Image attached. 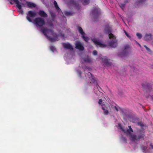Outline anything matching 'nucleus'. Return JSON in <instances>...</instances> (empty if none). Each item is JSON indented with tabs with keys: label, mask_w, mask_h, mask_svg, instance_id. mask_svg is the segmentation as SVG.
<instances>
[{
	"label": "nucleus",
	"mask_w": 153,
	"mask_h": 153,
	"mask_svg": "<svg viewBox=\"0 0 153 153\" xmlns=\"http://www.w3.org/2000/svg\"><path fill=\"white\" fill-rule=\"evenodd\" d=\"M142 87L147 92H150L152 90L151 85L149 83L145 82L142 84Z\"/></svg>",
	"instance_id": "6"
},
{
	"label": "nucleus",
	"mask_w": 153,
	"mask_h": 153,
	"mask_svg": "<svg viewBox=\"0 0 153 153\" xmlns=\"http://www.w3.org/2000/svg\"><path fill=\"white\" fill-rule=\"evenodd\" d=\"M19 12L20 13L22 14H23V11L22 10H21L19 11Z\"/></svg>",
	"instance_id": "37"
},
{
	"label": "nucleus",
	"mask_w": 153,
	"mask_h": 153,
	"mask_svg": "<svg viewBox=\"0 0 153 153\" xmlns=\"http://www.w3.org/2000/svg\"><path fill=\"white\" fill-rule=\"evenodd\" d=\"M93 53L94 55H96L97 54V51L96 50H94L93 52Z\"/></svg>",
	"instance_id": "32"
},
{
	"label": "nucleus",
	"mask_w": 153,
	"mask_h": 153,
	"mask_svg": "<svg viewBox=\"0 0 153 153\" xmlns=\"http://www.w3.org/2000/svg\"><path fill=\"white\" fill-rule=\"evenodd\" d=\"M62 37L64 36V34H62Z\"/></svg>",
	"instance_id": "40"
},
{
	"label": "nucleus",
	"mask_w": 153,
	"mask_h": 153,
	"mask_svg": "<svg viewBox=\"0 0 153 153\" xmlns=\"http://www.w3.org/2000/svg\"><path fill=\"white\" fill-rule=\"evenodd\" d=\"M99 12L97 9H93L92 12V14L93 18L94 19H97L99 18Z\"/></svg>",
	"instance_id": "11"
},
{
	"label": "nucleus",
	"mask_w": 153,
	"mask_h": 153,
	"mask_svg": "<svg viewBox=\"0 0 153 153\" xmlns=\"http://www.w3.org/2000/svg\"><path fill=\"white\" fill-rule=\"evenodd\" d=\"M65 15L67 16H72L73 15V13L72 12L68 11H65Z\"/></svg>",
	"instance_id": "23"
},
{
	"label": "nucleus",
	"mask_w": 153,
	"mask_h": 153,
	"mask_svg": "<svg viewBox=\"0 0 153 153\" xmlns=\"http://www.w3.org/2000/svg\"><path fill=\"white\" fill-rule=\"evenodd\" d=\"M146 0H139L137 1V4H140L145 1Z\"/></svg>",
	"instance_id": "29"
},
{
	"label": "nucleus",
	"mask_w": 153,
	"mask_h": 153,
	"mask_svg": "<svg viewBox=\"0 0 153 153\" xmlns=\"http://www.w3.org/2000/svg\"><path fill=\"white\" fill-rule=\"evenodd\" d=\"M27 7L29 8H33L36 7V5L33 3L30 2H27Z\"/></svg>",
	"instance_id": "18"
},
{
	"label": "nucleus",
	"mask_w": 153,
	"mask_h": 153,
	"mask_svg": "<svg viewBox=\"0 0 153 153\" xmlns=\"http://www.w3.org/2000/svg\"><path fill=\"white\" fill-rule=\"evenodd\" d=\"M94 42L96 45L100 46V47L102 48L105 47L106 46L104 44L101 43L100 42L97 40L94 39L93 40Z\"/></svg>",
	"instance_id": "17"
},
{
	"label": "nucleus",
	"mask_w": 153,
	"mask_h": 153,
	"mask_svg": "<svg viewBox=\"0 0 153 153\" xmlns=\"http://www.w3.org/2000/svg\"><path fill=\"white\" fill-rule=\"evenodd\" d=\"M77 29L80 33L82 35V37L84 40L86 42H88L89 39L88 37L85 36V34L81 27L78 26L77 27Z\"/></svg>",
	"instance_id": "5"
},
{
	"label": "nucleus",
	"mask_w": 153,
	"mask_h": 153,
	"mask_svg": "<svg viewBox=\"0 0 153 153\" xmlns=\"http://www.w3.org/2000/svg\"><path fill=\"white\" fill-rule=\"evenodd\" d=\"M129 48V46L126 45L124 47V50L123 52L122 53V56H126L127 55L128 53V52H126V51Z\"/></svg>",
	"instance_id": "19"
},
{
	"label": "nucleus",
	"mask_w": 153,
	"mask_h": 153,
	"mask_svg": "<svg viewBox=\"0 0 153 153\" xmlns=\"http://www.w3.org/2000/svg\"><path fill=\"white\" fill-rule=\"evenodd\" d=\"M152 35L151 34H146L144 37V39L146 41H149L152 39Z\"/></svg>",
	"instance_id": "16"
},
{
	"label": "nucleus",
	"mask_w": 153,
	"mask_h": 153,
	"mask_svg": "<svg viewBox=\"0 0 153 153\" xmlns=\"http://www.w3.org/2000/svg\"><path fill=\"white\" fill-rule=\"evenodd\" d=\"M105 31L106 33L109 34L108 36L110 39L111 38L113 39L109 43L110 46L112 47H116L117 46V42L114 36L112 33H111V28L108 26H106L105 29Z\"/></svg>",
	"instance_id": "2"
},
{
	"label": "nucleus",
	"mask_w": 153,
	"mask_h": 153,
	"mask_svg": "<svg viewBox=\"0 0 153 153\" xmlns=\"http://www.w3.org/2000/svg\"><path fill=\"white\" fill-rule=\"evenodd\" d=\"M129 136L130 137L131 140L134 141L136 139L137 136L136 135L131 134V135Z\"/></svg>",
	"instance_id": "21"
},
{
	"label": "nucleus",
	"mask_w": 153,
	"mask_h": 153,
	"mask_svg": "<svg viewBox=\"0 0 153 153\" xmlns=\"http://www.w3.org/2000/svg\"><path fill=\"white\" fill-rule=\"evenodd\" d=\"M151 98H152V100H153V95H152V96H151Z\"/></svg>",
	"instance_id": "42"
},
{
	"label": "nucleus",
	"mask_w": 153,
	"mask_h": 153,
	"mask_svg": "<svg viewBox=\"0 0 153 153\" xmlns=\"http://www.w3.org/2000/svg\"><path fill=\"white\" fill-rule=\"evenodd\" d=\"M102 99H101L99 100V101L98 102V104L100 105H101V106H102V105L103 104H102Z\"/></svg>",
	"instance_id": "30"
},
{
	"label": "nucleus",
	"mask_w": 153,
	"mask_h": 153,
	"mask_svg": "<svg viewBox=\"0 0 153 153\" xmlns=\"http://www.w3.org/2000/svg\"><path fill=\"white\" fill-rule=\"evenodd\" d=\"M150 146L151 147L152 149H153V145H152V144H150Z\"/></svg>",
	"instance_id": "39"
},
{
	"label": "nucleus",
	"mask_w": 153,
	"mask_h": 153,
	"mask_svg": "<svg viewBox=\"0 0 153 153\" xmlns=\"http://www.w3.org/2000/svg\"><path fill=\"white\" fill-rule=\"evenodd\" d=\"M38 14L42 18H46L48 17L47 14L43 10H39L38 12Z\"/></svg>",
	"instance_id": "15"
},
{
	"label": "nucleus",
	"mask_w": 153,
	"mask_h": 153,
	"mask_svg": "<svg viewBox=\"0 0 153 153\" xmlns=\"http://www.w3.org/2000/svg\"><path fill=\"white\" fill-rule=\"evenodd\" d=\"M83 5L88 4L89 3V0H79Z\"/></svg>",
	"instance_id": "20"
},
{
	"label": "nucleus",
	"mask_w": 153,
	"mask_h": 153,
	"mask_svg": "<svg viewBox=\"0 0 153 153\" xmlns=\"http://www.w3.org/2000/svg\"><path fill=\"white\" fill-rule=\"evenodd\" d=\"M128 2V1H125V4H121L120 5V7L123 9V8L125 7V4L126 3H127Z\"/></svg>",
	"instance_id": "25"
},
{
	"label": "nucleus",
	"mask_w": 153,
	"mask_h": 153,
	"mask_svg": "<svg viewBox=\"0 0 153 153\" xmlns=\"http://www.w3.org/2000/svg\"><path fill=\"white\" fill-rule=\"evenodd\" d=\"M139 45L140 47H141V45L140 44H139Z\"/></svg>",
	"instance_id": "44"
},
{
	"label": "nucleus",
	"mask_w": 153,
	"mask_h": 153,
	"mask_svg": "<svg viewBox=\"0 0 153 153\" xmlns=\"http://www.w3.org/2000/svg\"><path fill=\"white\" fill-rule=\"evenodd\" d=\"M79 73V74L80 76H81V71H78Z\"/></svg>",
	"instance_id": "38"
},
{
	"label": "nucleus",
	"mask_w": 153,
	"mask_h": 153,
	"mask_svg": "<svg viewBox=\"0 0 153 153\" xmlns=\"http://www.w3.org/2000/svg\"><path fill=\"white\" fill-rule=\"evenodd\" d=\"M36 15V13L33 12L31 10L29 11L28 12V14L26 17L27 20L30 22H32L31 19L30 17H34Z\"/></svg>",
	"instance_id": "9"
},
{
	"label": "nucleus",
	"mask_w": 153,
	"mask_h": 153,
	"mask_svg": "<svg viewBox=\"0 0 153 153\" xmlns=\"http://www.w3.org/2000/svg\"><path fill=\"white\" fill-rule=\"evenodd\" d=\"M125 33L126 35L128 38H129L130 37V36L127 33V32L126 31H125Z\"/></svg>",
	"instance_id": "35"
},
{
	"label": "nucleus",
	"mask_w": 153,
	"mask_h": 153,
	"mask_svg": "<svg viewBox=\"0 0 153 153\" xmlns=\"http://www.w3.org/2000/svg\"><path fill=\"white\" fill-rule=\"evenodd\" d=\"M50 15L52 18L54 19L55 16V13L53 12H50Z\"/></svg>",
	"instance_id": "26"
},
{
	"label": "nucleus",
	"mask_w": 153,
	"mask_h": 153,
	"mask_svg": "<svg viewBox=\"0 0 153 153\" xmlns=\"http://www.w3.org/2000/svg\"><path fill=\"white\" fill-rule=\"evenodd\" d=\"M137 36L139 39H140L142 37V35L141 33H137L136 34Z\"/></svg>",
	"instance_id": "27"
},
{
	"label": "nucleus",
	"mask_w": 153,
	"mask_h": 153,
	"mask_svg": "<svg viewBox=\"0 0 153 153\" xmlns=\"http://www.w3.org/2000/svg\"><path fill=\"white\" fill-rule=\"evenodd\" d=\"M137 137H138V138H137L138 139H140L143 138V136L142 135H141V134H139V135H138Z\"/></svg>",
	"instance_id": "33"
},
{
	"label": "nucleus",
	"mask_w": 153,
	"mask_h": 153,
	"mask_svg": "<svg viewBox=\"0 0 153 153\" xmlns=\"http://www.w3.org/2000/svg\"><path fill=\"white\" fill-rule=\"evenodd\" d=\"M54 6L55 7L56 9L57 10L60 9L59 7H58L57 3L56 1H54L53 3Z\"/></svg>",
	"instance_id": "24"
},
{
	"label": "nucleus",
	"mask_w": 153,
	"mask_h": 153,
	"mask_svg": "<svg viewBox=\"0 0 153 153\" xmlns=\"http://www.w3.org/2000/svg\"><path fill=\"white\" fill-rule=\"evenodd\" d=\"M10 4H13V3L11 1H10Z\"/></svg>",
	"instance_id": "41"
},
{
	"label": "nucleus",
	"mask_w": 153,
	"mask_h": 153,
	"mask_svg": "<svg viewBox=\"0 0 153 153\" xmlns=\"http://www.w3.org/2000/svg\"><path fill=\"white\" fill-rule=\"evenodd\" d=\"M144 47L146 48V50L148 51H151V50L148 47H147V46H146V45H143Z\"/></svg>",
	"instance_id": "31"
},
{
	"label": "nucleus",
	"mask_w": 153,
	"mask_h": 153,
	"mask_svg": "<svg viewBox=\"0 0 153 153\" xmlns=\"http://www.w3.org/2000/svg\"><path fill=\"white\" fill-rule=\"evenodd\" d=\"M87 75L88 76V78L90 80V81H89V82L90 83H95L96 84H97V86H98V85L97 83V82L96 81L95 77L94 76L91 74V73L88 72V73L87 74H86L85 75L86 76H87Z\"/></svg>",
	"instance_id": "8"
},
{
	"label": "nucleus",
	"mask_w": 153,
	"mask_h": 153,
	"mask_svg": "<svg viewBox=\"0 0 153 153\" xmlns=\"http://www.w3.org/2000/svg\"><path fill=\"white\" fill-rule=\"evenodd\" d=\"M84 61L85 62H90L92 61L91 59L88 57L85 58Z\"/></svg>",
	"instance_id": "22"
},
{
	"label": "nucleus",
	"mask_w": 153,
	"mask_h": 153,
	"mask_svg": "<svg viewBox=\"0 0 153 153\" xmlns=\"http://www.w3.org/2000/svg\"><path fill=\"white\" fill-rule=\"evenodd\" d=\"M50 49L53 52L55 50V48L54 46H51Z\"/></svg>",
	"instance_id": "28"
},
{
	"label": "nucleus",
	"mask_w": 153,
	"mask_h": 153,
	"mask_svg": "<svg viewBox=\"0 0 153 153\" xmlns=\"http://www.w3.org/2000/svg\"><path fill=\"white\" fill-rule=\"evenodd\" d=\"M109 59H108L106 57H104L102 58V61L104 63L103 65L104 66H106L107 67H109L112 66V64L109 62Z\"/></svg>",
	"instance_id": "10"
},
{
	"label": "nucleus",
	"mask_w": 153,
	"mask_h": 153,
	"mask_svg": "<svg viewBox=\"0 0 153 153\" xmlns=\"http://www.w3.org/2000/svg\"><path fill=\"white\" fill-rule=\"evenodd\" d=\"M53 26V24H51V26Z\"/></svg>",
	"instance_id": "43"
},
{
	"label": "nucleus",
	"mask_w": 153,
	"mask_h": 153,
	"mask_svg": "<svg viewBox=\"0 0 153 153\" xmlns=\"http://www.w3.org/2000/svg\"><path fill=\"white\" fill-rule=\"evenodd\" d=\"M34 22L37 27H42L45 24L44 19L41 17L36 18L34 20Z\"/></svg>",
	"instance_id": "3"
},
{
	"label": "nucleus",
	"mask_w": 153,
	"mask_h": 153,
	"mask_svg": "<svg viewBox=\"0 0 153 153\" xmlns=\"http://www.w3.org/2000/svg\"><path fill=\"white\" fill-rule=\"evenodd\" d=\"M115 109L117 111H118V109L117 107H116V106H114V107Z\"/></svg>",
	"instance_id": "36"
},
{
	"label": "nucleus",
	"mask_w": 153,
	"mask_h": 153,
	"mask_svg": "<svg viewBox=\"0 0 153 153\" xmlns=\"http://www.w3.org/2000/svg\"><path fill=\"white\" fill-rule=\"evenodd\" d=\"M122 140L125 142L127 143V140L124 137H122Z\"/></svg>",
	"instance_id": "34"
},
{
	"label": "nucleus",
	"mask_w": 153,
	"mask_h": 153,
	"mask_svg": "<svg viewBox=\"0 0 153 153\" xmlns=\"http://www.w3.org/2000/svg\"><path fill=\"white\" fill-rule=\"evenodd\" d=\"M75 48L80 51H83L84 47L80 42H77L75 44Z\"/></svg>",
	"instance_id": "14"
},
{
	"label": "nucleus",
	"mask_w": 153,
	"mask_h": 153,
	"mask_svg": "<svg viewBox=\"0 0 153 153\" xmlns=\"http://www.w3.org/2000/svg\"><path fill=\"white\" fill-rule=\"evenodd\" d=\"M119 127H120L122 130L127 135H130L131 132H133V130L130 126H128L129 129H127V130L124 129L120 125H119Z\"/></svg>",
	"instance_id": "7"
},
{
	"label": "nucleus",
	"mask_w": 153,
	"mask_h": 153,
	"mask_svg": "<svg viewBox=\"0 0 153 153\" xmlns=\"http://www.w3.org/2000/svg\"><path fill=\"white\" fill-rule=\"evenodd\" d=\"M69 1L71 4L74 5L77 10H79L80 8V6L75 0H69Z\"/></svg>",
	"instance_id": "12"
},
{
	"label": "nucleus",
	"mask_w": 153,
	"mask_h": 153,
	"mask_svg": "<svg viewBox=\"0 0 153 153\" xmlns=\"http://www.w3.org/2000/svg\"><path fill=\"white\" fill-rule=\"evenodd\" d=\"M102 108L103 110L104 114L105 115H108L109 113L108 110H111L110 106L107 103L102 105Z\"/></svg>",
	"instance_id": "4"
},
{
	"label": "nucleus",
	"mask_w": 153,
	"mask_h": 153,
	"mask_svg": "<svg viewBox=\"0 0 153 153\" xmlns=\"http://www.w3.org/2000/svg\"><path fill=\"white\" fill-rule=\"evenodd\" d=\"M62 45L63 47L65 48L70 50L71 51L73 50V48L72 46L68 43H63L62 44Z\"/></svg>",
	"instance_id": "13"
},
{
	"label": "nucleus",
	"mask_w": 153,
	"mask_h": 153,
	"mask_svg": "<svg viewBox=\"0 0 153 153\" xmlns=\"http://www.w3.org/2000/svg\"><path fill=\"white\" fill-rule=\"evenodd\" d=\"M41 31L51 42H52L59 40L58 35L54 33L52 29L44 28H42Z\"/></svg>",
	"instance_id": "1"
}]
</instances>
